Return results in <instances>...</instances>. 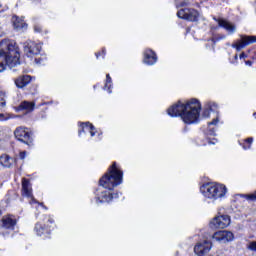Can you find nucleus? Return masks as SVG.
<instances>
[{
	"label": "nucleus",
	"instance_id": "1",
	"mask_svg": "<svg viewBox=\"0 0 256 256\" xmlns=\"http://www.w3.org/2000/svg\"><path fill=\"white\" fill-rule=\"evenodd\" d=\"M100 187L96 190L95 201L97 205L101 203H111L113 199H119V193H114L113 189L123 183V171L114 162L100 178Z\"/></svg>",
	"mask_w": 256,
	"mask_h": 256
},
{
	"label": "nucleus",
	"instance_id": "2",
	"mask_svg": "<svg viewBox=\"0 0 256 256\" xmlns=\"http://www.w3.org/2000/svg\"><path fill=\"white\" fill-rule=\"evenodd\" d=\"M167 114L170 117H180L183 123L186 125L199 123V117L201 115V102L195 98H192L185 103L179 101L168 108Z\"/></svg>",
	"mask_w": 256,
	"mask_h": 256
},
{
	"label": "nucleus",
	"instance_id": "3",
	"mask_svg": "<svg viewBox=\"0 0 256 256\" xmlns=\"http://www.w3.org/2000/svg\"><path fill=\"white\" fill-rule=\"evenodd\" d=\"M19 47L13 40L4 39L0 42V73H3L7 67L13 69L19 65Z\"/></svg>",
	"mask_w": 256,
	"mask_h": 256
},
{
	"label": "nucleus",
	"instance_id": "4",
	"mask_svg": "<svg viewBox=\"0 0 256 256\" xmlns=\"http://www.w3.org/2000/svg\"><path fill=\"white\" fill-rule=\"evenodd\" d=\"M200 193L209 201H221L227 195V186L215 182L206 183L200 187Z\"/></svg>",
	"mask_w": 256,
	"mask_h": 256
},
{
	"label": "nucleus",
	"instance_id": "5",
	"mask_svg": "<svg viewBox=\"0 0 256 256\" xmlns=\"http://www.w3.org/2000/svg\"><path fill=\"white\" fill-rule=\"evenodd\" d=\"M53 218L51 216H42L40 218V221H38L34 227V232L38 237H43L44 239H47L49 235L51 234V231L53 229Z\"/></svg>",
	"mask_w": 256,
	"mask_h": 256
},
{
	"label": "nucleus",
	"instance_id": "6",
	"mask_svg": "<svg viewBox=\"0 0 256 256\" xmlns=\"http://www.w3.org/2000/svg\"><path fill=\"white\" fill-rule=\"evenodd\" d=\"M22 195L23 197H28V199H30V205H37L36 209H45V211H47V207L43 205V203H39L33 198V188L31 182H29L27 178L22 179Z\"/></svg>",
	"mask_w": 256,
	"mask_h": 256
},
{
	"label": "nucleus",
	"instance_id": "7",
	"mask_svg": "<svg viewBox=\"0 0 256 256\" xmlns=\"http://www.w3.org/2000/svg\"><path fill=\"white\" fill-rule=\"evenodd\" d=\"M253 43H256V36L240 35V39L233 42L231 47L232 49H236V51H241L247 46L253 45Z\"/></svg>",
	"mask_w": 256,
	"mask_h": 256
},
{
	"label": "nucleus",
	"instance_id": "8",
	"mask_svg": "<svg viewBox=\"0 0 256 256\" xmlns=\"http://www.w3.org/2000/svg\"><path fill=\"white\" fill-rule=\"evenodd\" d=\"M177 17L195 22L199 19V12L193 8H182L177 12Z\"/></svg>",
	"mask_w": 256,
	"mask_h": 256
},
{
	"label": "nucleus",
	"instance_id": "9",
	"mask_svg": "<svg viewBox=\"0 0 256 256\" xmlns=\"http://www.w3.org/2000/svg\"><path fill=\"white\" fill-rule=\"evenodd\" d=\"M210 225L214 229H225L231 225V218L229 215H219L211 220Z\"/></svg>",
	"mask_w": 256,
	"mask_h": 256
},
{
	"label": "nucleus",
	"instance_id": "10",
	"mask_svg": "<svg viewBox=\"0 0 256 256\" xmlns=\"http://www.w3.org/2000/svg\"><path fill=\"white\" fill-rule=\"evenodd\" d=\"M24 53L28 57H35L41 53V43L28 40L24 43Z\"/></svg>",
	"mask_w": 256,
	"mask_h": 256
},
{
	"label": "nucleus",
	"instance_id": "11",
	"mask_svg": "<svg viewBox=\"0 0 256 256\" xmlns=\"http://www.w3.org/2000/svg\"><path fill=\"white\" fill-rule=\"evenodd\" d=\"M212 239L217 243H230L235 239L233 232L227 230H220L213 234Z\"/></svg>",
	"mask_w": 256,
	"mask_h": 256
},
{
	"label": "nucleus",
	"instance_id": "12",
	"mask_svg": "<svg viewBox=\"0 0 256 256\" xmlns=\"http://www.w3.org/2000/svg\"><path fill=\"white\" fill-rule=\"evenodd\" d=\"M14 135L18 141L29 145L31 143V132L26 127H18L14 131Z\"/></svg>",
	"mask_w": 256,
	"mask_h": 256
},
{
	"label": "nucleus",
	"instance_id": "13",
	"mask_svg": "<svg viewBox=\"0 0 256 256\" xmlns=\"http://www.w3.org/2000/svg\"><path fill=\"white\" fill-rule=\"evenodd\" d=\"M213 244L211 242L204 240L203 242H198L194 247V253L198 256L207 255L211 251Z\"/></svg>",
	"mask_w": 256,
	"mask_h": 256
},
{
	"label": "nucleus",
	"instance_id": "14",
	"mask_svg": "<svg viewBox=\"0 0 256 256\" xmlns=\"http://www.w3.org/2000/svg\"><path fill=\"white\" fill-rule=\"evenodd\" d=\"M85 133L86 135H90V137H95V135H99V132L95 129V126L89 122L80 123L78 135L81 137Z\"/></svg>",
	"mask_w": 256,
	"mask_h": 256
},
{
	"label": "nucleus",
	"instance_id": "15",
	"mask_svg": "<svg viewBox=\"0 0 256 256\" xmlns=\"http://www.w3.org/2000/svg\"><path fill=\"white\" fill-rule=\"evenodd\" d=\"M217 22L219 27H222V29L227 31L228 35H233L237 32V26H235V24L224 19H218Z\"/></svg>",
	"mask_w": 256,
	"mask_h": 256
},
{
	"label": "nucleus",
	"instance_id": "16",
	"mask_svg": "<svg viewBox=\"0 0 256 256\" xmlns=\"http://www.w3.org/2000/svg\"><path fill=\"white\" fill-rule=\"evenodd\" d=\"M15 225H17L15 216L7 215L2 218L0 227H3L4 229H15Z\"/></svg>",
	"mask_w": 256,
	"mask_h": 256
},
{
	"label": "nucleus",
	"instance_id": "17",
	"mask_svg": "<svg viewBox=\"0 0 256 256\" xmlns=\"http://www.w3.org/2000/svg\"><path fill=\"white\" fill-rule=\"evenodd\" d=\"M143 63L145 65H155L157 63V54L151 49H146L144 51Z\"/></svg>",
	"mask_w": 256,
	"mask_h": 256
},
{
	"label": "nucleus",
	"instance_id": "18",
	"mask_svg": "<svg viewBox=\"0 0 256 256\" xmlns=\"http://www.w3.org/2000/svg\"><path fill=\"white\" fill-rule=\"evenodd\" d=\"M0 165L2 167H5L6 169H11L13 165H15V158L7 155V154H2L0 156Z\"/></svg>",
	"mask_w": 256,
	"mask_h": 256
},
{
	"label": "nucleus",
	"instance_id": "19",
	"mask_svg": "<svg viewBox=\"0 0 256 256\" xmlns=\"http://www.w3.org/2000/svg\"><path fill=\"white\" fill-rule=\"evenodd\" d=\"M31 83V76L29 75H24V76H19L15 80V85L18 87V89H23V87H27Z\"/></svg>",
	"mask_w": 256,
	"mask_h": 256
},
{
	"label": "nucleus",
	"instance_id": "20",
	"mask_svg": "<svg viewBox=\"0 0 256 256\" xmlns=\"http://www.w3.org/2000/svg\"><path fill=\"white\" fill-rule=\"evenodd\" d=\"M12 23H13V27H14V29H16V31H21L23 29H27V23H25V20H23V18H19L18 16L12 17Z\"/></svg>",
	"mask_w": 256,
	"mask_h": 256
},
{
	"label": "nucleus",
	"instance_id": "21",
	"mask_svg": "<svg viewBox=\"0 0 256 256\" xmlns=\"http://www.w3.org/2000/svg\"><path fill=\"white\" fill-rule=\"evenodd\" d=\"M211 111H217V104L215 102H208L205 104L202 116L209 117V115H211Z\"/></svg>",
	"mask_w": 256,
	"mask_h": 256
},
{
	"label": "nucleus",
	"instance_id": "22",
	"mask_svg": "<svg viewBox=\"0 0 256 256\" xmlns=\"http://www.w3.org/2000/svg\"><path fill=\"white\" fill-rule=\"evenodd\" d=\"M35 109V104L29 101H23L17 108L16 111H27L28 113Z\"/></svg>",
	"mask_w": 256,
	"mask_h": 256
},
{
	"label": "nucleus",
	"instance_id": "23",
	"mask_svg": "<svg viewBox=\"0 0 256 256\" xmlns=\"http://www.w3.org/2000/svg\"><path fill=\"white\" fill-rule=\"evenodd\" d=\"M217 123H219V117L213 119V121L208 123L207 135L215 136V131H217Z\"/></svg>",
	"mask_w": 256,
	"mask_h": 256
},
{
	"label": "nucleus",
	"instance_id": "24",
	"mask_svg": "<svg viewBox=\"0 0 256 256\" xmlns=\"http://www.w3.org/2000/svg\"><path fill=\"white\" fill-rule=\"evenodd\" d=\"M111 87H113V81L111 80V76L109 74H107L104 91H107L108 93H112Z\"/></svg>",
	"mask_w": 256,
	"mask_h": 256
},
{
	"label": "nucleus",
	"instance_id": "25",
	"mask_svg": "<svg viewBox=\"0 0 256 256\" xmlns=\"http://www.w3.org/2000/svg\"><path fill=\"white\" fill-rule=\"evenodd\" d=\"M239 144L247 151V149H251V145H253V137L247 138L243 143L239 142Z\"/></svg>",
	"mask_w": 256,
	"mask_h": 256
},
{
	"label": "nucleus",
	"instance_id": "26",
	"mask_svg": "<svg viewBox=\"0 0 256 256\" xmlns=\"http://www.w3.org/2000/svg\"><path fill=\"white\" fill-rule=\"evenodd\" d=\"M6 105L5 92L0 90V107L3 108Z\"/></svg>",
	"mask_w": 256,
	"mask_h": 256
},
{
	"label": "nucleus",
	"instance_id": "27",
	"mask_svg": "<svg viewBox=\"0 0 256 256\" xmlns=\"http://www.w3.org/2000/svg\"><path fill=\"white\" fill-rule=\"evenodd\" d=\"M242 197H245L247 201H256V191L252 194L242 195Z\"/></svg>",
	"mask_w": 256,
	"mask_h": 256
},
{
	"label": "nucleus",
	"instance_id": "28",
	"mask_svg": "<svg viewBox=\"0 0 256 256\" xmlns=\"http://www.w3.org/2000/svg\"><path fill=\"white\" fill-rule=\"evenodd\" d=\"M9 119H12L10 114L0 113V122L1 121H9Z\"/></svg>",
	"mask_w": 256,
	"mask_h": 256
},
{
	"label": "nucleus",
	"instance_id": "29",
	"mask_svg": "<svg viewBox=\"0 0 256 256\" xmlns=\"http://www.w3.org/2000/svg\"><path fill=\"white\" fill-rule=\"evenodd\" d=\"M246 247L249 249V251L256 252V241L249 242Z\"/></svg>",
	"mask_w": 256,
	"mask_h": 256
},
{
	"label": "nucleus",
	"instance_id": "30",
	"mask_svg": "<svg viewBox=\"0 0 256 256\" xmlns=\"http://www.w3.org/2000/svg\"><path fill=\"white\" fill-rule=\"evenodd\" d=\"M217 143V140H209V139H206L205 142H203L202 144L200 145H215Z\"/></svg>",
	"mask_w": 256,
	"mask_h": 256
},
{
	"label": "nucleus",
	"instance_id": "31",
	"mask_svg": "<svg viewBox=\"0 0 256 256\" xmlns=\"http://www.w3.org/2000/svg\"><path fill=\"white\" fill-rule=\"evenodd\" d=\"M185 5H187V2L179 3L178 1H176V7H185Z\"/></svg>",
	"mask_w": 256,
	"mask_h": 256
},
{
	"label": "nucleus",
	"instance_id": "32",
	"mask_svg": "<svg viewBox=\"0 0 256 256\" xmlns=\"http://www.w3.org/2000/svg\"><path fill=\"white\" fill-rule=\"evenodd\" d=\"M239 59H247V54H245L244 52H242L239 56Z\"/></svg>",
	"mask_w": 256,
	"mask_h": 256
},
{
	"label": "nucleus",
	"instance_id": "33",
	"mask_svg": "<svg viewBox=\"0 0 256 256\" xmlns=\"http://www.w3.org/2000/svg\"><path fill=\"white\" fill-rule=\"evenodd\" d=\"M19 157H20V159H25V157H26V152H20Z\"/></svg>",
	"mask_w": 256,
	"mask_h": 256
},
{
	"label": "nucleus",
	"instance_id": "34",
	"mask_svg": "<svg viewBox=\"0 0 256 256\" xmlns=\"http://www.w3.org/2000/svg\"><path fill=\"white\" fill-rule=\"evenodd\" d=\"M245 65H247L248 67H251V65H253V62L248 60V61L245 62Z\"/></svg>",
	"mask_w": 256,
	"mask_h": 256
},
{
	"label": "nucleus",
	"instance_id": "35",
	"mask_svg": "<svg viewBox=\"0 0 256 256\" xmlns=\"http://www.w3.org/2000/svg\"><path fill=\"white\" fill-rule=\"evenodd\" d=\"M35 62L38 63L39 65H41V59L36 58V59H35Z\"/></svg>",
	"mask_w": 256,
	"mask_h": 256
},
{
	"label": "nucleus",
	"instance_id": "36",
	"mask_svg": "<svg viewBox=\"0 0 256 256\" xmlns=\"http://www.w3.org/2000/svg\"><path fill=\"white\" fill-rule=\"evenodd\" d=\"M234 59H235V61H237V59H239V56L236 54V55L234 56Z\"/></svg>",
	"mask_w": 256,
	"mask_h": 256
},
{
	"label": "nucleus",
	"instance_id": "37",
	"mask_svg": "<svg viewBox=\"0 0 256 256\" xmlns=\"http://www.w3.org/2000/svg\"><path fill=\"white\" fill-rule=\"evenodd\" d=\"M225 37H226L225 35H222V36L220 37V39H225Z\"/></svg>",
	"mask_w": 256,
	"mask_h": 256
},
{
	"label": "nucleus",
	"instance_id": "38",
	"mask_svg": "<svg viewBox=\"0 0 256 256\" xmlns=\"http://www.w3.org/2000/svg\"><path fill=\"white\" fill-rule=\"evenodd\" d=\"M96 57H97V59H99V53H96Z\"/></svg>",
	"mask_w": 256,
	"mask_h": 256
},
{
	"label": "nucleus",
	"instance_id": "39",
	"mask_svg": "<svg viewBox=\"0 0 256 256\" xmlns=\"http://www.w3.org/2000/svg\"><path fill=\"white\" fill-rule=\"evenodd\" d=\"M253 115H254V117H255V119H256V113H254Z\"/></svg>",
	"mask_w": 256,
	"mask_h": 256
},
{
	"label": "nucleus",
	"instance_id": "40",
	"mask_svg": "<svg viewBox=\"0 0 256 256\" xmlns=\"http://www.w3.org/2000/svg\"><path fill=\"white\" fill-rule=\"evenodd\" d=\"M35 31H39V29L35 28Z\"/></svg>",
	"mask_w": 256,
	"mask_h": 256
},
{
	"label": "nucleus",
	"instance_id": "41",
	"mask_svg": "<svg viewBox=\"0 0 256 256\" xmlns=\"http://www.w3.org/2000/svg\"><path fill=\"white\" fill-rule=\"evenodd\" d=\"M0 217H1V210H0ZM0 225H1V222H0Z\"/></svg>",
	"mask_w": 256,
	"mask_h": 256
}]
</instances>
